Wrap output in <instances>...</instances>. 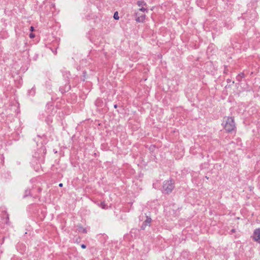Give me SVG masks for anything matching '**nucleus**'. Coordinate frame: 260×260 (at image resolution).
I'll return each mask as SVG.
<instances>
[{
    "instance_id": "nucleus-4",
    "label": "nucleus",
    "mask_w": 260,
    "mask_h": 260,
    "mask_svg": "<svg viewBox=\"0 0 260 260\" xmlns=\"http://www.w3.org/2000/svg\"><path fill=\"white\" fill-rule=\"evenodd\" d=\"M253 239L255 241L260 243V228L254 230L253 234Z\"/></svg>"
},
{
    "instance_id": "nucleus-13",
    "label": "nucleus",
    "mask_w": 260,
    "mask_h": 260,
    "mask_svg": "<svg viewBox=\"0 0 260 260\" xmlns=\"http://www.w3.org/2000/svg\"><path fill=\"white\" fill-rule=\"evenodd\" d=\"M138 12H142L144 13H148V10L146 8H144L142 7V8H140L139 9V11Z\"/></svg>"
},
{
    "instance_id": "nucleus-10",
    "label": "nucleus",
    "mask_w": 260,
    "mask_h": 260,
    "mask_svg": "<svg viewBox=\"0 0 260 260\" xmlns=\"http://www.w3.org/2000/svg\"><path fill=\"white\" fill-rule=\"evenodd\" d=\"M36 90L34 87L28 91V94L30 96H34L35 94Z\"/></svg>"
},
{
    "instance_id": "nucleus-11",
    "label": "nucleus",
    "mask_w": 260,
    "mask_h": 260,
    "mask_svg": "<svg viewBox=\"0 0 260 260\" xmlns=\"http://www.w3.org/2000/svg\"><path fill=\"white\" fill-rule=\"evenodd\" d=\"M137 5L139 7H142L143 6H146V3L143 1H138L137 3Z\"/></svg>"
},
{
    "instance_id": "nucleus-1",
    "label": "nucleus",
    "mask_w": 260,
    "mask_h": 260,
    "mask_svg": "<svg viewBox=\"0 0 260 260\" xmlns=\"http://www.w3.org/2000/svg\"><path fill=\"white\" fill-rule=\"evenodd\" d=\"M222 125L227 133H230L236 131V126L234 119L232 117H224Z\"/></svg>"
},
{
    "instance_id": "nucleus-12",
    "label": "nucleus",
    "mask_w": 260,
    "mask_h": 260,
    "mask_svg": "<svg viewBox=\"0 0 260 260\" xmlns=\"http://www.w3.org/2000/svg\"><path fill=\"white\" fill-rule=\"evenodd\" d=\"M30 195V190L29 189H26L25 190L24 194L23 196V198H26L28 196Z\"/></svg>"
},
{
    "instance_id": "nucleus-18",
    "label": "nucleus",
    "mask_w": 260,
    "mask_h": 260,
    "mask_svg": "<svg viewBox=\"0 0 260 260\" xmlns=\"http://www.w3.org/2000/svg\"><path fill=\"white\" fill-rule=\"evenodd\" d=\"M81 247L83 249H85L86 247V246L85 244H82L81 245Z\"/></svg>"
},
{
    "instance_id": "nucleus-19",
    "label": "nucleus",
    "mask_w": 260,
    "mask_h": 260,
    "mask_svg": "<svg viewBox=\"0 0 260 260\" xmlns=\"http://www.w3.org/2000/svg\"><path fill=\"white\" fill-rule=\"evenodd\" d=\"M34 30V27L33 26H30V31H33Z\"/></svg>"
},
{
    "instance_id": "nucleus-9",
    "label": "nucleus",
    "mask_w": 260,
    "mask_h": 260,
    "mask_svg": "<svg viewBox=\"0 0 260 260\" xmlns=\"http://www.w3.org/2000/svg\"><path fill=\"white\" fill-rule=\"evenodd\" d=\"M103 104V101L101 99H98L95 102V105L97 107H101Z\"/></svg>"
},
{
    "instance_id": "nucleus-23",
    "label": "nucleus",
    "mask_w": 260,
    "mask_h": 260,
    "mask_svg": "<svg viewBox=\"0 0 260 260\" xmlns=\"http://www.w3.org/2000/svg\"><path fill=\"white\" fill-rule=\"evenodd\" d=\"M38 191H39V192H41V189L40 188H39L38 189Z\"/></svg>"
},
{
    "instance_id": "nucleus-3",
    "label": "nucleus",
    "mask_w": 260,
    "mask_h": 260,
    "mask_svg": "<svg viewBox=\"0 0 260 260\" xmlns=\"http://www.w3.org/2000/svg\"><path fill=\"white\" fill-rule=\"evenodd\" d=\"M136 21L137 22H143L145 19L146 15L144 13H141L140 12H137L135 13Z\"/></svg>"
},
{
    "instance_id": "nucleus-22",
    "label": "nucleus",
    "mask_w": 260,
    "mask_h": 260,
    "mask_svg": "<svg viewBox=\"0 0 260 260\" xmlns=\"http://www.w3.org/2000/svg\"><path fill=\"white\" fill-rule=\"evenodd\" d=\"M114 107L115 108H116L117 107V105H114Z\"/></svg>"
},
{
    "instance_id": "nucleus-24",
    "label": "nucleus",
    "mask_w": 260,
    "mask_h": 260,
    "mask_svg": "<svg viewBox=\"0 0 260 260\" xmlns=\"http://www.w3.org/2000/svg\"><path fill=\"white\" fill-rule=\"evenodd\" d=\"M54 53L56 54V51H54Z\"/></svg>"
},
{
    "instance_id": "nucleus-17",
    "label": "nucleus",
    "mask_w": 260,
    "mask_h": 260,
    "mask_svg": "<svg viewBox=\"0 0 260 260\" xmlns=\"http://www.w3.org/2000/svg\"><path fill=\"white\" fill-rule=\"evenodd\" d=\"M236 232V230L235 229H232L231 231H230V234H232L233 233H235Z\"/></svg>"
},
{
    "instance_id": "nucleus-7",
    "label": "nucleus",
    "mask_w": 260,
    "mask_h": 260,
    "mask_svg": "<svg viewBox=\"0 0 260 260\" xmlns=\"http://www.w3.org/2000/svg\"><path fill=\"white\" fill-rule=\"evenodd\" d=\"M244 77H245V75H244V73L241 72L236 76V80L238 82H241L242 81V79H243Z\"/></svg>"
},
{
    "instance_id": "nucleus-6",
    "label": "nucleus",
    "mask_w": 260,
    "mask_h": 260,
    "mask_svg": "<svg viewBox=\"0 0 260 260\" xmlns=\"http://www.w3.org/2000/svg\"><path fill=\"white\" fill-rule=\"evenodd\" d=\"M77 230L79 232L82 233H86L87 230L86 229L84 228L81 225L79 224L77 225Z\"/></svg>"
},
{
    "instance_id": "nucleus-15",
    "label": "nucleus",
    "mask_w": 260,
    "mask_h": 260,
    "mask_svg": "<svg viewBox=\"0 0 260 260\" xmlns=\"http://www.w3.org/2000/svg\"><path fill=\"white\" fill-rule=\"evenodd\" d=\"M113 17L115 19V20H118L119 17L118 16V13L117 12H115L114 14V16H113Z\"/></svg>"
},
{
    "instance_id": "nucleus-8",
    "label": "nucleus",
    "mask_w": 260,
    "mask_h": 260,
    "mask_svg": "<svg viewBox=\"0 0 260 260\" xmlns=\"http://www.w3.org/2000/svg\"><path fill=\"white\" fill-rule=\"evenodd\" d=\"M224 26L228 29H231L233 27V23L231 21H229L224 23Z\"/></svg>"
},
{
    "instance_id": "nucleus-21",
    "label": "nucleus",
    "mask_w": 260,
    "mask_h": 260,
    "mask_svg": "<svg viewBox=\"0 0 260 260\" xmlns=\"http://www.w3.org/2000/svg\"><path fill=\"white\" fill-rule=\"evenodd\" d=\"M62 185H63L62 183H60V184H59V187H62Z\"/></svg>"
},
{
    "instance_id": "nucleus-5",
    "label": "nucleus",
    "mask_w": 260,
    "mask_h": 260,
    "mask_svg": "<svg viewBox=\"0 0 260 260\" xmlns=\"http://www.w3.org/2000/svg\"><path fill=\"white\" fill-rule=\"evenodd\" d=\"M151 222V218L148 216H147L146 219L143 222V224L141 226V229L142 230H145L146 226L150 225Z\"/></svg>"
},
{
    "instance_id": "nucleus-16",
    "label": "nucleus",
    "mask_w": 260,
    "mask_h": 260,
    "mask_svg": "<svg viewBox=\"0 0 260 260\" xmlns=\"http://www.w3.org/2000/svg\"><path fill=\"white\" fill-rule=\"evenodd\" d=\"M35 37V35L34 34H32V33H30V34H29V37H30V38H34Z\"/></svg>"
},
{
    "instance_id": "nucleus-14",
    "label": "nucleus",
    "mask_w": 260,
    "mask_h": 260,
    "mask_svg": "<svg viewBox=\"0 0 260 260\" xmlns=\"http://www.w3.org/2000/svg\"><path fill=\"white\" fill-rule=\"evenodd\" d=\"M100 207L104 209H107V205L104 202H101L100 204Z\"/></svg>"
},
{
    "instance_id": "nucleus-20",
    "label": "nucleus",
    "mask_w": 260,
    "mask_h": 260,
    "mask_svg": "<svg viewBox=\"0 0 260 260\" xmlns=\"http://www.w3.org/2000/svg\"><path fill=\"white\" fill-rule=\"evenodd\" d=\"M226 81H227V82H228V83H230V82H231V79H227Z\"/></svg>"
},
{
    "instance_id": "nucleus-2",
    "label": "nucleus",
    "mask_w": 260,
    "mask_h": 260,
    "mask_svg": "<svg viewBox=\"0 0 260 260\" xmlns=\"http://www.w3.org/2000/svg\"><path fill=\"white\" fill-rule=\"evenodd\" d=\"M174 188V182L172 180H166L163 183L162 192L164 193L169 194Z\"/></svg>"
}]
</instances>
